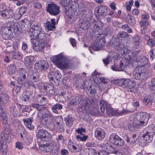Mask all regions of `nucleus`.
Listing matches in <instances>:
<instances>
[{
    "mask_svg": "<svg viewBox=\"0 0 155 155\" xmlns=\"http://www.w3.org/2000/svg\"><path fill=\"white\" fill-rule=\"evenodd\" d=\"M13 13V10L12 8H8L7 10L0 12V17L2 19H6L11 17Z\"/></svg>",
    "mask_w": 155,
    "mask_h": 155,
    "instance_id": "obj_24",
    "label": "nucleus"
},
{
    "mask_svg": "<svg viewBox=\"0 0 155 155\" xmlns=\"http://www.w3.org/2000/svg\"><path fill=\"white\" fill-rule=\"evenodd\" d=\"M28 76L31 81L32 82H36L39 81V75L38 72H30L28 74Z\"/></svg>",
    "mask_w": 155,
    "mask_h": 155,
    "instance_id": "obj_31",
    "label": "nucleus"
},
{
    "mask_svg": "<svg viewBox=\"0 0 155 155\" xmlns=\"http://www.w3.org/2000/svg\"><path fill=\"white\" fill-rule=\"evenodd\" d=\"M55 147V146L51 143H46L45 144H41L39 146L40 150L43 153H49Z\"/></svg>",
    "mask_w": 155,
    "mask_h": 155,
    "instance_id": "obj_15",
    "label": "nucleus"
},
{
    "mask_svg": "<svg viewBox=\"0 0 155 155\" xmlns=\"http://www.w3.org/2000/svg\"><path fill=\"white\" fill-rule=\"evenodd\" d=\"M27 25L26 23L23 20L19 21L18 22L17 28L18 29L19 28L21 29H23V30L26 31L28 29V27L27 25H26V27H25L26 25Z\"/></svg>",
    "mask_w": 155,
    "mask_h": 155,
    "instance_id": "obj_40",
    "label": "nucleus"
},
{
    "mask_svg": "<svg viewBox=\"0 0 155 155\" xmlns=\"http://www.w3.org/2000/svg\"><path fill=\"white\" fill-rule=\"evenodd\" d=\"M74 118L71 115H69L64 118L66 125L68 127H70L72 125L74 120Z\"/></svg>",
    "mask_w": 155,
    "mask_h": 155,
    "instance_id": "obj_34",
    "label": "nucleus"
},
{
    "mask_svg": "<svg viewBox=\"0 0 155 155\" xmlns=\"http://www.w3.org/2000/svg\"><path fill=\"white\" fill-rule=\"evenodd\" d=\"M0 118L2 120L7 119L8 118L7 114L2 107H0Z\"/></svg>",
    "mask_w": 155,
    "mask_h": 155,
    "instance_id": "obj_42",
    "label": "nucleus"
},
{
    "mask_svg": "<svg viewBox=\"0 0 155 155\" xmlns=\"http://www.w3.org/2000/svg\"><path fill=\"white\" fill-rule=\"evenodd\" d=\"M51 61L55 65L61 69L69 68L68 63L65 57L61 54L51 58Z\"/></svg>",
    "mask_w": 155,
    "mask_h": 155,
    "instance_id": "obj_4",
    "label": "nucleus"
},
{
    "mask_svg": "<svg viewBox=\"0 0 155 155\" xmlns=\"http://www.w3.org/2000/svg\"><path fill=\"white\" fill-rule=\"evenodd\" d=\"M139 24L141 27L147 26L149 25V22L147 20H143L139 22Z\"/></svg>",
    "mask_w": 155,
    "mask_h": 155,
    "instance_id": "obj_58",
    "label": "nucleus"
},
{
    "mask_svg": "<svg viewBox=\"0 0 155 155\" xmlns=\"http://www.w3.org/2000/svg\"><path fill=\"white\" fill-rule=\"evenodd\" d=\"M11 21L8 22L7 23V26L3 27L1 29L2 33L5 34L6 33L11 34L12 30L11 28L12 26V25H11Z\"/></svg>",
    "mask_w": 155,
    "mask_h": 155,
    "instance_id": "obj_33",
    "label": "nucleus"
},
{
    "mask_svg": "<svg viewBox=\"0 0 155 155\" xmlns=\"http://www.w3.org/2000/svg\"><path fill=\"white\" fill-rule=\"evenodd\" d=\"M72 0H62L60 2V5L64 7H70L72 6Z\"/></svg>",
    "mask_w": 155,
    "mask_h": 155,
    "instance_id": "obj_38",
    "label": "nucleus"
},
{
    "mask_svg": "<svg viewBox=\"0 0 155 155\" xmlns=\"http://www.w3.org/2000/svg\"><path fill=\"white\" fill-rule=\"evenodd\" d=\"M28 33L31 37L35 38L38 42L46 43L48 41L49 38L46 34L38 25H32Z\"/></svg>",
    "mask_w": 155,
    "mask_h": 155,
    "instance_id": "obj_1",
    "label": "nucleus"
},
{
    "mask_svg": "<svg viewBox=\"0 0 155 155\" xmlns=\"http://www.w3.org/2000/svg\"><path fill=\"white\" fill-rule=\"evenodd\" d=\"M107 8L103 5H100L97 11L95 12V15L96 16H105L107 11Z\"/></svg>",
    "mask_w": 155,
    "mask_h": 155,
    "instance_id": "obj_25",
    "label": "nucleus"
},
{
    "mask_svg": "<svg viewBox=\"0 0 155 155\" xmlns=\"http://www.w3.org/2000/svg\"><path fill=\"white\" fill-rule=\"evenodd\" d=\"M139 53V51H136L133 52L131 53L132 56L133 57V58L131 57L130 58V59H132V60L134 61H137V54Z\"/></svg>",
    "mask_w": 155,
    "mask_h": 155,
    "instance_id": "obj_57",
    "label": "nucleus"
},
{
    "mask_svg": "<svg viewBox=\"0 0 155 155\" xmlns=\"http://www.w3.org/2000/svg\"><path fill=\"white\" fill-rule=\"evenodd\" d=\"M60 6L54 3L48 4L47 8V12L51 15L56 16L60 13Z\"/></svg>",
    "mask_w": 155,
    "mask_h": 155,
    "instance_id": "obj_10",
    "label": "nucleus"
},
{
    "mask_svg": "<svg viewBox=\"0 0 155 155\" xmlns=\"http://www.w3.org/2000/svg\"><path fill=\"white\" fill-rule=\"evenodd\" d=\"M130 136V135H128L127 134H125L124 136V138L127 143H129L131 145H133L135 144V142L137 141L136 135L134 134L132 136Z\"/></svg>",
    "mask_w": 155,
    "mask_h": 155,
    "instance_id": "obj_26",
    "label": "nucleus"
},
{
    "mask_svg": "<svg viewBox=\"0 0 155 155\" xmlns=\"http://www.w3.org/2000/svg\"><path fill=\"white\" fill-rule=\"evenodd\" d=\"M34 59L31 56L26 57L25 58L24 63L26 66H29L31 63Z\"/></svg>",
    "mask_w": 155,
    "mask_h": 155,
    "instance_id": "obj_41",
    "label": "nucleus"
},
{
    "mask_svg": "<svg viewBox=\"0 0 155 155\" xmlns=\"http://www.w3.org/2000/svg\"><path fill=\"white\" fill-rule=\"evenodd\" d=\"M16 67L14 65L11 64L7 67V71L10 75H12L15 73Z\"/></svg>",
    "mask_w": 155,
    "mask_h": 155,
    "instance_id": "obj_39",
    "label": "nucleus"
},
{
    "mask_svg": "<svg viewBox=\"0 0 155 155\" xmlns=\"http://www.w3.org/2000/svg\"><path fill=\"white\" fill-rule=\"evenodd\" d=\"M26 73L27 72L24 68H19L18 74L20 76V77H22L23 79L25 80L26 78Z\"/></svg>",
    "mask_w": 155,
    "mask_h": 155,
    "instance_id": "obj_43",
    "label": "nucleus"
},
{
    "mask_svg": "<svg viewBox=\"0 0 155 155\" xmlns=\"http://www.w3.org/2000/svg\"><path fill=\"white\" fill-rule=\"evenodd\" d=\"M124 61L122 60L118 64H114V65L111 67V68L114 71H123L126 67L127 63L124 64Z\"/></svg>",
    "mask_w": 155,
    "mask_h": 155,
    "instance_id": "obj_16",
    "label": "nucleus"
},
{
    "mask_svg": "<svg viewBox=\"0 0 155 155\" xmlns=\"http://www.w3.org/2000/svg\"><path fill=\"white\" fill-rule=\"evenodd\" d=\"M38 117L39 120H43L48 118H53V116L50 112L45 107V108H43L38 113Z\"/></svg>",
    "mask_w": 155,
    "mask_h": 155,
    "instance_id": "obj_11",
    "label": "nucleus"
},
{
    "mask_svg": "<svg viewBox=\"0 0 155 155\" xmlns=\"http://www.w3.org/2000/svg\"><path fill=\"white\" fill-rule=\"evenodd\" d=\"M23 121L26 127L29 129L31 130L34 128V126L32 124L33 121V117H30L27 119L24 118Z\"/></svg>",
    "mask_w": 155,
    "mask_h": 155,
    "instance_id": "obj_29",
    "label": "nucleus"
},
{
    "mask_svg": "<svg viewBox=\"0 0 155 155\" xmlns=\"http://www.w3.org/2000/svg\"><path fill=\"white\" fill-rule=\"evenodd\" d=\"M8 95L5 93H2L0 96V107L7 103L9 101Z\"/></svg>",
    "mask_w": 155,
    "mask_h": 155,
    "instance_id": "obj_28",
    "label": "nucleus"
},
{
    "mask_svg": "<svg viewBox=\"0 0 155 155\" xmlns=\"http://www.w3.org/2000/svg\"><path fill=\"white\" fill-rule=\"evenodd\" d=\"M59 153V148L55 146L54 149L49 152L50 155H57Z\"/></svg>",
    "mask_w": 155,
    "mask_h": 155,
    "instance_id": "obj_52",
    "label": "nucleus"
},
{
    "mask_svg": "<svg viewBox=\"0 0 155 155\" xmlns=\"http://www.w3.org/2000/svg\"><path fill=\"white\" fill-rule=\"evenodd\" d=\"M151 84L150 85V88L155 91V78H152L150 81Z\"/></svg>",
    "mask_w": 155,
    "mask_h": 155,
    "instance_id": "obj_56",
    "label": "nucleus"
},
{
    "mask_svg": "<svg viewBox=\"0 0 155 155\" xmlns=\"http://www.w3.org/2000/svg\"><path fill=\"white\" fill-rule=\"evenodd\" d=\"M57 129L59 132L61 133L64 131V129L63 124L57 125Z\"/></svg>",
    "mask_w": 155,
    "mask_h": 155,
    "instance_id": "obj_61",
    "label": "nucleus"
},
{
    "mask_svg": "<svg viewBox=\"0 0 155 155\" xmlns=\"http://www.w3.org/2000/svg\"><path fill=\"white\" fill-rule=\"evenodd\" d=\"M7 119L5 120H2L3 121V126L4 127V131L9 132V130H10L9 125L8 123Z\"/></svg>",
    "mask_w": 155,
    "mask_h": 155,
    "instance_id": "obj_44",
    "label": "nucleus"
},
{
    "mask_svg": "<svg viewBox=\"0 0 155 155\" xmlns=\"http://www.w3.org/2000/svg\"><path fill=\"white\" fill-rule=\"evenodd\" d=\"M74 9V5L70 7H67L65 9L64 11L65 15L70 19H72L75 13Z\"/></svg>",
    "mask_w": 155,
    "mask_h": 155,
    "instance_id": "obj_27",
    "label": "nucleus"
},
{
    "mask_svg": "<svg viewBox=\"0 0 155 155\" xmlns=\"http://www.w3.org/2000/svg\"><path fill=\"white\" fill-rule=\"evenodd\" d=\"M128 35V34L125 31H119L117 36L118 38H124L127 37Z\"/></svg>",
    "mask_w": 155,
    "mask_h": 155,
    "instance_id": "obj_50",
    "label": "nucleus"
},
{
    "mask_svg": "<svg viewBox=\"0 0 155 155\" xmlns=\"http://www.w3.org/2000/svg\"><path fill=\"white\" fill-rule=\"evenodd\" d=\"M83 97V95L80 94L72 96L70 99L69 104L71 105H76L80 103Z\"/></svg>",
    "mask_w": 155,
    "mask_h": 155,
    "instance_id": "obj_17",
    "label": "nucleus"
},
{
    "mask_svg": "<svg viewBox=\"0 0 155 155\" xmlns=\"http://www.w3.org/2000/svg\"><path fill=\"white\" fill-rule=\"evenodd\" d=\"M55 78H54L55 79L56 81V84H55L56 86L58 85L60 83V80L62 76L59 73H55Z\"/></svg>",
    "mask_w": 155,
    "mask_h": 155,
    "instance_id": "obj_51",
    "label": "nucleus"
},
{
    "mask_svg": "<svg viewBox=\"0 0 155 155\" xmlns=\"http://www.w3.org/2000/svg\"><path fill=\"white\" fill-rule=\"evenodd\" d=\"M55 19L54 18L51 19L50 21H47L45 23H44L45 29L48 31L55 30L56 29Z\"/></svg>",
    "mask_w": 155,
    "mask_h": 155,
    "instance_id": "obj_23",
    "label": "nucleus"
},
{
    "mask_svg": "<svg viewBox=\"0 0 155 155\" xmlns=\"http://www.w3.org/2000/svg\"><path fill=\"white\" fill-rule=\"evenodd\" d=\"M22 17V14L19 12L16 13H14L11 15V17L15 20H17L19 19Z\"/></svg>",
    "mask_w": 155,
    "mask_h": 155,
    "instance_id": "obj_49",
    "label": "nucleus"
},
{
    "mask_svg": "<svg viewBox=\"0 0 155 155\" xmlns=\"http://www.w3.org/2000/svg\"><path fill=\"white\" fill-rule=\"evenodd\" d=\"M53 87H54L52 85H50L49 84H46L43 85L42 88L45 91L47 94H48V92H49L50 90L53 89Z\"/></svg>",
    "mask_w": 155,
    "mask_h": 155,
    "instance_id": "obj_46",
    "label": "nucleus"
},
{
    "mask_svg": "<svg viewBox=\"0 0 155 155\" xmlns=\"http://www.w3.org/2000/svg\"><path fill=\"white\" fill-rule=\"evenodd\" d=\"M139 125L140 124L137 120H136L135 117L134 118H130L128 128L130 131L135 132L137 130L139 129Z\"/></svg>",
    "mask_w": 155,
    "mask_h": 155,
    "instance_id": "obj_12",
    "label": "nucleus"
},
{
    "mask_svg": "<svg viewBox=\"0 0 155 155\" xmlns=\"http://www.w3.org/2000/svg\"><path fill=\"white\" fill-rule=\"evenodd\" d=\"M45 45V43L37 41V42L34 44L33 49L34 50L37 51H41L44 48Z\"/></svg>",
    "mask_w": 155,
    "mask_h": 155,
    "instance_id": "obj_32",
    "label": "nucleus"
},
{
    "mask_svg": "<svg viewBox=\"0 0 155 155\" xmlns=\"http://www.w3.org/2000/svg\"><path fill=\"white\" fill-rule=\"evenodd\" d=\"M121 79H115L113 80H112L111 81V83L116 85H118L119 86H121L120 82H121Z\"/></svg>",
    "mask_w": 155,
    "mask_h": 155,
    "instance_id": "obj_63",
    "label": "nucleus"
},
{
    "mask_svg": "<svg viewBox=\"0 0 155 155\" xmlns=\"http://www.w3.org/2000/svg\"><path fill=\"white\" fill-rule=\"evenodd\" d=\"M7 10L6 5L2 3L0 4V12Z\"/></svg>",
    "mask_w": 155,
    "mask_h": 155,
    "instance_id": "obj_64",
    "label": "nucleus"
},
{
    "mask_svg": "<svg viewBox=\"0 0 155 155\" xmlns=\"http://www.w3.org/2000/svg\"><path fill=\"white\" fill-rule=\"evenodd\" d=\"M95 137L99 140H101L105 137L104 132L103 129L98 128L95 132Z\"/></svg>",
    "mask_w": 155,
    "mask_h": 155,
    "instance_id": "obj_30",
    "label": "nucleus"
},
{
    "mask_svg": "<svg viewBox=\"0 0 155 155\" xmlns=\"http://www.w3.org/2000/svg\"><path fill=\"white\" fill-rule=\"evenodd\" d=\"M100 109L102 113L104 112L105 108L107 114L109 116L122 115L127 113H130L131 111L123 109L119 111L117 109L112 108L111 105L107 102L101 100L100 103Z\"/></svg>",
    "mask_w": 155,
    "mask_h": 155,
    "instance_id": "obj_2",
    "label": "nucleus"
},
{
    "mask_svg": "<svg viewBox=\"0 0 155 155\" xmlns=\"http://www.w3.org/2000/svg\"><path fill=\"white\" fill-rule=\"evenodd\" d=\"M147 44L151 48H153L155 45V41L153 38H150L147 41Z\"/></svg>",
    "mask_w": 155,
    "mask_h": 155,
    "instance_id": "obj_53",
    "label": "nucleus"
},
{
    "mask_svg": "<svg viewBox=\"0 0 155 155\" xmlns=\"http://www.w3.org/2000/svg\"><path fill=\"white\" fill-rule=\"evenodd\" d=\"M129 153V148L125 147L117 150L116 154L117 155H128Z\"/></svg>",
    "mask_w": 155,
    "mask_h": 155,
    "instance_id": "obj_35",
    "label": "nucleus"
},
{
    "mask_svg": "<svg viewBox=\"0 0 155 155\" xmlns=\"http://www.w3.org/2000/svg\"><path fill=\"white\" fill-rule=\"evenodd\" d=\"M105 43V39L102 38L94 41L90 45V48L94 50L98 51L104 47Z\"/></svg>",
    "mask_w": 155,
    "mask_h": 155,
    "instance_id": "obj_8",
    "label": "nucleus"
},
{
    "mask_svg": "<svg viewBox=\"0 0 155 155\" xmlns=\"http://www.w3.org/2000/svg\"><path fill=\"white\" fill-rule=\"evenodd\" d=\"M155 133L154 126H149L145 128L142 132V137L146 142H150Z\"/></svg>",
    "mask_w": 155,
    "mask_h": 155,
    "instance_id": "obj_5",
    "label": "nucleus"
},
{
    "mask_svg": "<svg viewBox=\"0 0 155 155\" xmlns=\"http://www.w3.org/2000/svg\"><path fill=\"white\" fill-rule=\"evenodd\" d=\"M116 145H112L108 143L101 144L102 147L104 149H106L107 151L110 153H115L116 154Z\"/></svg>",
    "mask_w": 155,
    "mask_h": 155,
    "instance_id": "obj_21",
    "label": "nucleus"
},
{
    "mask_svg": "<svg viewBox=\"0 0 155 155\" xmlns=\"http://www.w3.org/2000/svg\"><path fill=\"white\" fill-rule=\"evenodd\" d=\"M38 137L43 141H48L51 137V135L45 130L40 129L38 132Z\"/></svg>",
    "mask_w": 155,
    "mask_h": 155,
    "instance_id": "obj_13",
    "label": "nucleus"
},
{
    "mask_svg": "<svg viewBox=\"0 0 155 155\" xmlns=\"http://www.w3.org/2000/svg\"><path fill=\"white\" fill-rule=\"evenodd\" d=\"M96 20L93 18H87V28L90 27L93 29V31H98L99 28L96 24Z\"/></svg>",
    "mask_w": 155,
    "mask_h": 155,
    "instance_id": "obj_20",
    "label": "nucleus"
},
{
    "mask_svg": "<svg viewBox=\"0 0 155 155\" xmlns=\"http://www.w3.org/2000/svg\"><path fill=\"white\" fill-rule=\"evenodd\" d=\"M89 150V153H91L92 155H98L97 153V150L94 149L93 148H88Z\"/></svg>",
    "mask_w": 155,
    "mask_h": 155,
    "instance_id": "obj_62",
    "label": "nucleus"
},
{
    "mask_svg": "<svg viewBox=\"0 0 155 155\" xmlns=\"http://www.w3.org/2000/svg\"><path fill=\"white\" fill-rule=\"evenodd\" d=\"M128 23L131 26H134L136 23V19L133 18H131L128 19Z\"/></svg>",
    "mask_w": 155,
    "mask_h": 155,
    "instance_id": "obj_60",
    "label": "nucleus"
},
{
    "mask_svg": "<svg viewBox=\"0 0 155 155\" xmlns=\"http://www.w3.org/2000/svg\"><path fill=\"white\" fill-rule=\"evenodd\" d=\"M139 62L140 63L141 66H144L147 64L148 60L147 58L144 56L140 58L139 61Z\"/></svg>",
    "mask_w": 155,
    "mask_h": 155,
    "instance_id": "obj_48",
    "label": "nucleus"
},
{
    "mask_svg": "<svg viewBox=\"0 0 155 155\" xmlns=\"http://www.w3.org/2000/svg\"><path fill=\"white\" fill-rule=\"evenodd\" d=\"M10 51V55L12 59H16L21 57V54L19 51H14L13 50Z\"/></svg>",
    "mask_w": 155,
    "mask_h": 155,
    "instance_id": "obj_37",
    "label": "nucleus"
},
{
    "mask_svg": "<svg viewBox=\"0 0 155 155\" xmlns=\"http://www.w3.org/2000/svg\"><path fill=\"white\" fill-rule=\"evenodd\" d=\"M143 102L145 104L148 106H150L152 104L151 100L147 97L144 98L143 100Z\"/></svg>",
    "mask_w": 155,
    "mask_h": 155,
    "instance_id": "obj_54",
    "label": "nucleus"
},
{
    "mask_svg": "<svg viewBox=\"0 0 155 155\" xmlns=\"http://www.w3.org/2000/svg\"><path fill=\"white\" fill-rule=\"evenodd\" d=\"M56 121L57 125L63 124V119L62 117L61 116H59L56 117Z\"/></svg>",
    "mask_w": 155,
    "mask_h": 155,
    "instance_id": "obj_59",
    "label": "nucleus"
},
{
    "mask_svg": "<svg viewBox=\"0 0 155 155\" xmlns=\"http://www.w3.org/2000/svg\"><path fill=\"white\" fill-rule=\"evenodd\" d=\"M93 103V100H89L84 98L81 104L79 106V110L84 113H88L92 115H95L96 113L94 110Z\"/></svg>",
    "mask_w": 155,
    "mask_h": 155,
    "instance_id": "obj_3",
    "label": "nucleus"
},
{
    "mask_svg": "<svg viewBox=\"0 0 155 155\" xmlns=\"http://www.w3.org/2000/svg\"><path fill=\"white\" fill-rule=\"evenodd\" d=\"M135 117L139 123L140 125L145 126L147 123L149 117L148 114L145 112H141L137 115Z\"/></svg>",
    "mask_w": 155,
    "mask_h": 155,
    "instance_id": "obj_6",
    "label": "nucleus"
},
{
    "mask_svg": "<svg viewBox=\"0 0 155 155\" xmlns=\"http://www.w3.org/2000/svg\"><path fill=\"white\" fill-rule=\"evenodd\" d=\"M96 20L93 18H87V28L90 27L93 29V31H98L99 28L96 24Z\"/></svg>",
    "mask_w": 155,
    "mask_h": 155,
    "instance_id": "obj_19",
    "label": "nucleus"
},
{
    "mask_svg": "<svg viewBox=\"0 0 155 155\" xmlns=\"http://www.w3.org/2000/svg\"><path fill=\"white\" fill-rule=\"evenodd\" d=\"M35 67L36 68L40 70H45L48 68L49 66L47 61L42 60L36 63Z\"/></svg>",
    "mask_w": 155,
    "mask_h": 155,
    "instance_id": "obj_18",
    "label": "nucleus"
},
{
    "mask_svg": "<svg viewBox=\"0 0 155 155\" xmlns=\"http://www.w3.org/2000/svg\"><path fill=\"white\" fill-rule=\"evenodd\" d=\"M63 108L62 105L59 103H57L53 105L51 107L52 111L56 114H58V110H61Z\"/></svg>",
    "mask_w": 155,
    "mask_h": 155,
    "instance_id": "obj_36",
    "label": "nucleus"
},
{
    "mask_svg": "<svg viewBox=\"0 0 155 155\" xmlns=\"http://www.w3.org/2000/svg\"><path fill=\"white\" fill-rule=\"evenodd\" d=\"M10 130L9 132H6L4 131V132H1L0 135V141L2 144V148H3V143L5 142V143H10L11 141V138L9 136Z\"/></svg>",
    "mask_w": 155,
    "mask_h": 155,
    "instance_id": "obj_14",
    "label": "nucleus"
},
{
    "mask_svg": "<svg viewBox=\"0 0 155 155\" xmlns=\"http://www.w3.org/2000/svg\"><path fill=\"white\" fill-rule=\"evenodd\" d=\"M68 147L71 149H73L74 152H78L81 150L80 148L77 147H78V146L74 145L72 142H70L68 144Z\"/></svg>",
    "mask_w": 155,
    "mask_h": 155,
    "instance_id": "obj_45",
    "label": "nucleus"
},
{
    "mask_svg": "<svg viewBox=\"0 0 155 155\" xmlns=\"http://www.w3.org/2000/svg\"><path fill=\"white\" fill-rule=\"evenodd\" d=\"M109 142L115 145L118 146H122L124 143V140L114 133L110 135Z\"/></svg>",
    "mask_w": 155,
    "mask_h": 155,
    "instance_id": "obj_9",
    "label": "nucleus"
},
{
    "mask_svg": "<svg viewBox=\"0 0 155 155\" xmlns=\"http://www.w3.org/2000/svg\"><path fill=\"white\" fill-rule=\"evenodd\" d=\"M121 80L120 86L123 87H127V86H128V83L130 80L127 79H121Z\"/></svg>",
    "mask_w": 155,
    "mask_h": 155,
    "instance_id": "obj_47",
    "label": "nucleus"
},
{
    "mask_svg": "<svg viewBox=\"0 0 155 155\" xmlns=\"http://www.w3.org/2000/svg\"><path fill=\"white\" fill-rule=\"evenodd\" d=\"M11 34H8V33H2V38L5 40H9L12 39V36L11 35Z\"/></svg>",
    "mask_w": 155,
    "mask_h": 155,
    "instance_id": "obj_55",
    "label": "nucleus"
},
{
    "mask_svg": "<svg viewBox=\"0 0 155 155\" xmlns=\"http://www.w3.org/2000/svg\"><path fill=\"white\" fill-rule=\"evenodd\" d=\"M38 101L40 100V102L42 103V104H39L37 103H33L31 106L34 108L36 109L38 111L40 112L43 108H45V105L48 102L47 99L43 95H40L38 97Z\"/></svg>",
    "mask_w": 155,
    "mask_h": 155,
    "instance_id": "obj_7",
    "label": "nucleus"
},
{
    "mask_svg": "<svg viewBox=\"0 0 155 155\" xmlns=\"http://www.w3.org/2000/svg\"><path fill=\"white\" fill-rule=\"evenodd\" d=\"M41 125L44 127L52 130L54 128V123L49 121L48 119L39 120Z\"/></svg>",
    "mask_w": 155,
    "mask_h": 155,
    "instance_id": "obj_22",
    "label": "nucleus"
}]
</instances>
